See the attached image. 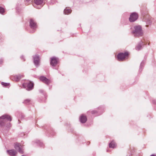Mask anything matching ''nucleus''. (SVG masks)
I'll return each instance as SVG.
<instances>
[{
	"instance_id": "obj_20",
	"label": "nucleus",
	"mask_w": 156,
	"mask_h": 156,
	"mask_svg": "<svg viewBox=\"0 0 156 156\" xmlns=\"http://www.w3.org/2000/svg\"><path fill=\"white\" fill-rule=\"evenodd\" d=\"M2 85H4L5 86H8L9 85V83H4L3 82H2Z\"/></svg>"
},
{
	"instance_id": "obj_3",
	"label": "nucleus",
	"mask_w": 156,
	"mask_h": 156,
	"mask_svg": "<svg viewBox=\"0 0 156 156\" xmlns=\"http://www.w3.org/2000/svg\"><path fill=\"white\" fill-rule=\"evenodd\" d=\"M128 53L126 52L124 53H119L117 56V58L119 61H121L124 60L125 58L128 55Z\"/></svg>"
},
{
	"instance_id": "obj_11",
	"label": "nucleus",
	"mask_w": 156,
	"mask_h": 156,
	"mask_svg": "<svg viewBox=\"0 0 156 156\" xmlns=\"http://www.w3.org/2000/svg\"><path fill=\"white\" fill-rule=\"evenodd\" d=\"M39 58L38 56L35 55L34 57V63L36 66H38L39 64Z\"/></svg>"
},
{
	"instance_id": "obj_23",
	"label": "nucleus",
	"mask_w": 156,
	"mask_h": 156,
	"mask_svg": "<svg viewBox=\"0 0 156 156\" xmlns=\"http://www.w3.org/2000/svg\"><path fill=\"white\" fill-rule=\"evenodd\" d=\"M95 112L94 111H93L92 112V114H94Z\"/></svg>"
},
{
	"instance_id": "obj_6",
	"label": "nucleus",
	"mask_w": 156,
	"mask_h": 156,
	"mask_svg": "<svg viewBox=\"0 0 156 156\" xmlns=\"http://www.w3.org/2000/svg\"><path fill=\"white\" fill-rule=\"evenodd\" d=\"M15 148L17 150H18L19 153L21 154H23V151L22 150V146L19 144L17 143L15 144Z\"/></svg>"
},
{
	"instance_id": "obj_16",
	"label": "nucleus",
	"mask_w": 156,
	"mask_h": 156,
	"mask_svg": "<svg viewBox=\"0 0 156 156\" xmlns=\"http://www.w3.org/2000/svg\"><path fill=\"white\" fill-rule=\"evenodd\" d=\"M116 147V144L114 141H112L109 144V147L110 148H114Z\"/></svg>"
},
{
	"instance_id": "obj_4",
	"label": "nucleus",
	"mask_w": 156,
	"mask_h": 156,
	"mask_svg": "<svg viewBox=\"0 0 156 156\" xmlns=\"http://www.w3.org/2000/svg\"><path fill=\"white\" fill-rule=\"evenodd\" d=\"M26 86H27L26 89L28 90H30L33 89L34 84L31 82L30 81L28 83H24L23 84V86L24 87H25Z\"/></svg>"
},
{
	"instance_id": "obj_18",
	"label": "nucleus",
	"mask_w": 156,
	"mask_h": 156,
	"mask_svg": "<svg viewBox=\"0 0 156 156\" xmlns=\"http://www.w3.org/2000/svg\"><path fill=\"white\" fill-rule=\"evenodd\" d=\"M31 102V100L29 99H27L25 100L23 102V103L25 104H28L30 103Z\"/></svg>"
},
{
	"instance_id": "obj_22",
	"label": "nucleus",
	"mask_w": 156,
	"mask_h": 156,
	"mask_svg": "<svg viewBox=\"0 0 156 156\" xmlns=\"http://www.w3.org/2000/svg\"><path fill=\"white\" fill-rule=\"evenodd\" d=\"M3 62V60L2 59H0V64H2V63Z\"/></svg>"
},
{
	"instance_id": "obj_15",
	"label": "nucleus",
	"mask_w": 156,
	"mask_h": 156,
	"mask_svg": "<svg viewBox=\"0 0 156 156\" xmlns=\"http://www.w3.org/2000/svg\"><path fill=\"white\" fill-rule=\"evenodd\" d=\"M80 120L81 122L84 123L86 122L87 120V119L85 116L82 115L80 117Z\"/></svg>"
},
{
	"instance_id": "obj_27",
	"label": "nucleus",
	"mask_w": 156,
	"mask_h": 156,
	"mask_svg": "<svg viewBox=\"0 0 156 156\" xmlns=\"http://www.w3.org/2000/svg\"><path fill=\"white\" fill-rule=\"evenodd\" d=\"M22 156H24V155H22Z\"/></svg>"
},
{
	"instance_id": "obj_17",
	"label": "nucleus",
	"mask_w": 156,
	"mask_h": 156,
	"mask_svg": "<svg viewBox=\"0 0 156 156\" xmlns=\"http://www.w3.org/2000/svg\"><path fill=\"white\" fill-rule=\"evenodd\" d=\"M71 10L70 9H68L67 8L65 9L64 11V13L65 14H68L71 13Z\"/></svg>"
},
{
	"instance_id": "obj_10",
	"label": "nucleus",
	"mask_w": 156,
	"mask_h": 156,
	"mask_svg": "<svg viewBox=\"0 0 156 156\" xmlns=\"http://www.w3.org/2000/svg\"><path fill=\"white\" fill-rule=\"evenodd\" d=\"M30 26L31 29L33 30H35L37 28V25L34 21L30 19Z\"/></svg>"
},
{
	"instance_id": "obj_12",
	"label": "nucleus",
	"mask_w": 156,
	"mask_h": 156,
	"mask_svg": "<svg viewBox=\"0 0 156 156\" xmlns=\"http://www.w3.org/2000/svg\"><path fill=\"white\" fill-rule=\"evenodd\" d=\"M23 75H16L14 76H12L11 77V79L12 80H14L16 81H19L22 77Z\"/></svg>"
},
{
	"instance_id": "obj_5",
	"label": "nucleus",
	"mask_w": 156,
	"mask_h": 156,
	"mask_svg": "<svg viewBox=\"0 0 156 156\" xmlns=\"http://www.w3.org/2000/svg\"><path fill=\"white\" fill-rule=\"evenodd\" d=\"M138 17L137 14L136 12H133L131 14L129 20L130 22H133L137 19Z\"/></svg>"
},
{
	"instance_id": "obj_8",
	"label": "nucleus",
	"mask_w": 156,
	"mask_h": 156,
	"mask_svg": "<svg viewBox=\"0 0 156 156\" xmlns=\"http://www.w3.org/2000/svg\"><path fill=\"white\" fill-rule=\"evenodd\" d=\"M40 80L43 83L46 84H48L51 82V81L47 79L46 77L44 76H41L40 77Z\"/></svg>"
},
{
	"instance_id": "obj_14",
	"label": "nucleus",
	"mask_w": 156,
	"mask_h": 156,
	"mask_svg": "<svg viewBox=\"0 0 156 156\" xmlns=\"http://www.w3.org/2000/svg\"><path fill=\"white\" fill-rule=\"evenodd\" d=\"M142 45H143V41H141L136 47V50H140L141 49Z\"/></svg>"
},
{
	"instance_id": "obj_13",
	"label": "nucleus",
	"mask_w": 156,
	"mask_h": 156,
	"mask_svg": "<svg viewBox=\"0 0 156 156\" xmlns=\"http://www.w3.org/2000/svg\"><path fill=\"white\" fill-rule=\"evenodd\" d=\"M7 151L9 154L11 156H15L17 154V152L13 149L8 150Z\"/></svg>"
},
{
	"instance_id": "obj_2",
	"label": "nucleus",
	"mask_w": 156,
	"mask_h": 156,
	"mask_svg": "<svg viewBox=\"0 0 156 156\" xmlns=\"http://www.w3.org/2000/svg\"><path fill=\"white\" fill-rule=\"evenodd\" d=\"M134 30L132 32V33L136 37L141 36L143 34L141 27L140 26L134 27Z\"/></svg>"
},
{
	"instance_id": "obj_21",
	"label": "nucleus",
	"mask_w": 156,
	"mask_h": 156,
	"mask_svg": "<svg viewBox=\"0 0 156 156\" xmlns=\"http://www.w3.org/2000/svg\"><path fill=\"white\" fill-rule=\"evenodd\" d=\"M153 103L154 104H156V100H154L153 101Z\"/></svg>"
},
{
	"instance_id": "obj_7",
	"label": "nucleus",
	"mask_w": 156,
	"mask_h": 156,
	"mask_svg": "<svg viewBox=\"0 0 156 156\" xmlns=\"http://www.w3.org/2000/svg\"><path fill=\"white\" fill-rule=\"evenodd\" d=\"M44 0H34V2L35 4L34 6L37 9L41 8V6H38L37 5H41L43 2Z\"/></svg>"
},
{
	"instance_id": "obj_24",
	"label": "nucleus",
	"mask_w": 156,
	"mask_h": 156,
	"mask_svg": "<svg viewBox=\"0 0 156 156\" xmlns=\"http://www.w3.org/2000/svg\"><path fill=\"white\" fill-rule=\"evenodd\" d=\"M142 64H143V62H142L141 63V64H140V67H141L142 66Z\"/></svg>"
},
{
	"instance_id": "obj_9",
	"label": "nucleus",
	"mask_w": 156,
	"mask_h": 156,
	"mask_svg": "<svg viewBox=\"0 0 156 156\" xmlns=\"http://www.w3.org/2000/svg\"><path fill=\"white\" fill-rule=\"evenodd\" d=\"M58 61V58L53 57L51 59L50 64L53 66H55L57 64Z\"/></svg>"
},
{
	"instance_id": "obj_25",
	"label": "nucleus",
	"mask_w": 156,
	"mask_h": 156,
	"mask_svg": "<svg viewBox=\"0 0 156 156\" xmlns=\"http://www.w3.org/2000/svg\"><path fill=\"white\" fill-rule=\"evenodd\" d=\"M150 156H155L154 155H151Z\"/></svg>"
},
{
	"instance_id": "obj_19",
	"label": "nucleus",
	"mask_w": 156,
	"mask_h": 156,
	"mask_svg": "<svg viewBox=\"0 0 156 156\" xmlns=\"http://www.w3.org/2000/svg\"><path fill=\"white\" fill-rule=\"evenodd\" d=\"M4 11L5 10L4 9L0 7V13L2 14L4 12Z\"/></svg>"
},
{
	"instance_id": "obj_26",
	"label": "nucleus",
	"mask_w": 156,
	"mask_h": 156,
	"mask_svg": "<svg viewBox=\"0 0 156 156\" xmlns=\"http://www.w3.org/2000/svg\"><path fill=\"white\" fill-rule=\"evenodd\" d=\"M34 32V30H33V31H32L31 32Z\"/></svg>"
},
{
	"instance_id": "obj_1",
	"label": "nucleus",
	"mask_w": 156,
	"mask_h": 156,
	"mask_svg": "<svg viewBox=\"0 0 156 156\" xmlns=\"http://www.w3.org/2000/svg\"><path fill=\"white\" fill-rule=\"evenodd\" d=\"M12 120L11 117L7 115H3L0 117V126H5L7 127L11 126L9 122L7 123L8 121L10 122Z\"/></svg>"
}]
</instances>
